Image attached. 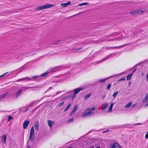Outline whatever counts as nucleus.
<instances>
[{
	"mask_svg": "<svg viewBox=\"0 0 148 148\" xmlns=\"http://www.w3.org/2000/svg\"><path fill=\"white\" fill-rule=\"evenodd\" d=\"M48 75V73H44L41 75L40 76L42 77H45Z\"/></svg>",
	"mask_w": 148,
	"mask_h": 148,
	"instance_id": "c756f323",
	"label": "nucleus"
},
{
	"mask_svg": "<svg viewBox=\"0 0 148 148\" xmlns=\"http://www.w3.org/2000/svg\"><path fill=\"white\" fill-rule=\"evenodd\" d=\"M82 90L83 89L82 88H80L75 89L74 90V93L76 95L80 91Z\"/></svg>",
	"mask_w": 148,
	"mask_h": 148,
	"instance_id": "ddd939ff",
	"label": "nucleus"
},
{
	"mask_svg": "<svg viewBox=\"0 0 148 148\" xmlns=\"http://www.w3.org/2000/svg\"><path fill=\"white\" fill-rule=\"evenodd\" d=\"M1 139L2 142L4 143H5L6 142L7 135L4 134L1 136Z\"/></svg>",
	"mask_w": 148,
	"mask_h": 148,
	"instance_id": "9d476101",
	"label": "nucleus"
},
{
	"mask_svg": "<svg viewBox=\"0 0 148 148\" xmlns=\"http://www.w3.org/2000/svg\"><path fill=\"white\" fill-rule=\"evenodd\" d=\"M130 82H129V85H130Z\"/></svg>",
	"mask_w": 148,
	"mask_h": 148,
	"instance_id": "e2e57ef3",
	"label": "nucleus"
},
{
	"mask_svg": "<svg viewBox=\"0 0 148 148\" xmlns=\"http://www.w3.org/2000/svg\"><path fill=\"white\" fill-rule=\"evenodd\" d=\"M90 96V94L89 93L87 95H86L84 97V100H86L88 99Z\"/></svg>",
	"mask_w": 148,
	"mask_h": 148,
	"instance_id": "a878e982",
	"label": "nucleus"
},
{
	"mask_svg": "<svg viewBox=\"0 0 148 148\" xmlns=\"http://www.w3.org/2000/svg\"><path fill=\"white\" fill-rule=\"evenodd\" d=\"M114 104V103H111L108 109V112H110L112 111V107Z\"/></svg>",
	"mask_w": 148,
	"mask_h": 148,
	"instance_id": "f3484780",
	"label": "nucleus"
},
{
	"mask_svg": "<svg viewBox=\"0 0 148 148\" xmlns=\"http://www.w3.org/2000/svg\"><path fill=\"white\" fill-rule=\"evenodd\" d=\"M109 36H112V37H114L115 36H114L113 35H110Z\"/></svg>",
	"mask_w": 148,
	"mask_h": 148,
	"instance_id": "864d4df0",
	"label": "nucleus"
},
{
	"mask_svg": "<svg viewBox=\"0 0 148 148\" xmlns=\"http://www.w3.org/2000/svg\"><path fill=\"white\" fill-rule=\"evenodd\" d=\"M82 47H80V48H74L73 49V50L74 51H76L77 50H79L81 49H82Z\"/></svg>",
	"mask_w": 148,
	"mask_h": 148,
	"instance_id": "473e14b6",
	"label": "nucleus"
},
{
	"mask_svg": "<svg viewBox=\"0 0 148 148\" xmlns=\"http://www.w3.org/2000/svg\"><path fill=\"white\" fill-rule=\"evenodd\" d=\"M39 77L38 76H36H36H33V77H32V78L34 79V78H37V77Z\"/></svg>",
	"mask_w": 148,
	"mask_h": 148,
	"instance_id": "37998d69",
	"label": "nucleus"
},
{
	"mask_svg": "<svg viewBox=\"0 0 148 148\" xmlns=\"http://www.w3.org/2000/svg\"><path fill=\"white\" fill-rule=\"evenodd\" d=\"M114 54H110V55H108V56H106L105 58L104 59H102L101 60L99 61L98 62V63H100V62H102L104 60H105L111 57H112V55H114Z\"/></svg>",
	"mask_w": 148,
	"mask_h": 148,
	"instance_id": "0eeeda50",
	"label": "nucleus"
},
{
	"mask_svg": "<svg viewBox=\"0 0 148 148\" xmlns=\"http://www.w3.org/2000/svg\"><path fill=\"white\" fill-rule=\"evenodd\" d=\"M134 106V105H133V106H132V107H133V106Z\"/></svg>",
	"mask_w": 148,
	"mask_h": 148,
	"instance_id": "0e129e2a",
	"label": "nucleus"
},
{
	"mask_svg": "<svg viewBox=\"0 0 148 148\" xmlns=\"http://www.w3.org/2000/svg\"><path fill=\"white\" fill-rule=\"evenodd\" d=\"M77 105H75L74 106L73 109L72 110L71 112L70 113V114H69V116H71V115H72L77 110Z\"/></svg>",
	"mask_w": 148,
	"mask_h": 148,
	"instance_id": "f8f14e48",
	"label": "nucleus"
},
{
	"mask_svg": "<svg viewBox=\"0 0 148 148\" xmlns=\"http://www.w3.org/2000/svg\"><path fill=\"white\" fill-rule=\"evenodd\" d=\"M138 10V9L136 10V14L137 15L139 14V13L137 11Z\"/></svg>",
	"mask_w": 148,
	"mask_h": 148,
	"instance_id": "a19ab883",
	"label": "nucleus"
},
{
	"mask_svg": "<svg viewBox=\"0 0 148 148\" xmlns=\"http://www.w3.org/2000/svg\"><path fill=\"white\" fill-rule=\"evenodd\" d=\"M8 92H6L4 93L3 95H1L0 97V99H3L5 98L6 97L7 94H8Z\"/></svg>",
	"mask_w": 148,
	"mask_h": 148,
	"instance_id": "aec40b11",
	"label": "nucleus"
},
{
	"mask_svg": "<svg viewBox=\"0 0 148 148\" xmlns=\"http://www.w3.org/2000/svg\"><path fill=\"white\" fill-rule=\"evenodd\" d=\"M13 118V117L11 116H9L8 117V121H9L10 120L12 119Z\"/></svg>",
	"mask_w": 148,
	"mask_h": 148,
	"instance_id": "72a5a7b5",
	"label": "nucleus"
},
{
	"mask_svg": "<svg viewBox=\"0 0 148 148\" xmlns=\"http://www.w3.org/2000/svg\"><path fill=\"white\" fill-rule=\"evenodd\" d=\"M125 80V77H123L122 78H121V79H120L118 81V82L120 81H122L123 80Z\"/></svg>",
	"mask_w": 148,
	"mask_h": 148,
	"instance_id": "4c0bfd02",
	"label": "nucleus"
},
{
	"mask_svg": "<svg viewBox=\"0 0 148 148\" xmlns=\"http://www.w3.org/2000/svg\"><path fill=\"white\" fill-rule=\"evenodd\" d=\"M22 89H20L18 90L16 94V98H17L19 97L22 93Z\"/></svg>",
	"mask_w": 148,
	"mask_h": 148,
	"instance_id": "6e6552de",
	"label": "nucleus"
},
{
	"mask_svg": "<svg viewBox=\"0 0 148 148\" xmlns=\"http://www.w3.org/2000/svg\"><path fill=\"white\" fill-rule=\"evenodd\" d=\"M130 14L132 15H137L136 12V10H134L131 11Z\"/></svg>",
	"mask_w": 148,
	"mask_h": 148,
	"instance_id": "4be33fe9",
	"label": "nucleus"
},
{
	"mask_svg": "<svg viewBox=\"0 0 148 148\" xmlns=\"http://www.w3.org/2000/svg\"><path fill=\"white\" fill-rule=\"evenodd\" d=\"M34 103H31V104L29 105V106L27 107H30Z\"/></svg>",
	"mask_w": 148,
	"mask_h": 148,
	"instance_id": "09e8293b",
	"label": "nucleus"
},
{
	"mask_svg": "<svg viewBox=\"0 0 148 148\" xmlns=\"http://www.w3.org/2000/svg\"><path fill=\"white\" fill-rule=\"evenodd\" d=\"M111 85L110 84H109L108 85L107 87V90H109L110 89V88L111 86Z\"/></svg>",
	"mask_w": 148,
	"mask_h": 148,
	"instance_id": "2f4dec72",
	"label": "nucleus"
},
{
	"mask_svg": "<svg viewBox=\"0 0 148 148\" xmlns=\"http://www.w3.org/2000/svg\"><path fill=\"white\" fill-rule=\"evenodd\" d=\"M34 126L36 130L38 131L39 130V122L36 121L34 124Z\"/></svg>",
	"mask_w": 148,
	"mask_h": 148,
	"instance_id": "4468645a",
	"label": "nucleus"
},
{
	"mask_svg": "<svg viewBox=\"0 0 148 148\" xmlns=\"http://www.w3.org/2000/svg\"><path fill=\"white\" fill-rule=\"evenodd\" d=\"M88 2H85L80 4L78 5V6H81L82 5H88Z\"/></svg>",
	"mask_w": 148,
	"mask_h": 148,
	"instance_id": "7c9ffc66",
	"label": "nucleus"
},
{
	"mask_svg": "<svg viewBox=\"0 0 148 148\" xmlns=\"http://www.w3.org/2000/svg\"><path fill=\"white\" fill-rule=\"evenodd\" d=\"M23 79H25V80H27V81H29V80H31V79L29 77H27V78H21L19 79H18L17 80V82H19L22 81Z\"/></svg>",
	"mask_w": 148,
	"mask_h": 148,
	"instance_id": "a211bd4d",
	"label": "nucleus"
},
{
	"mask_svg": "<svg viewBox=\"0 0 148 148\" xmlns=\"http://www.w3.org/2000/svg\"><path fill=\"white\" fill-rule=\"evenodd\" d=\"M71 105V104L69 103L68 104V105L67 106V107L66 108V109H69Z\"/></svg>",
	"mask_w": 148,
	"mask_h": 148,
	"instance_id": "ea45409f",
	"label": "nucleus"
},
{
	"mask_svg": "<svg viewBox=\"0 0 148 148\" xmlns=\"http://www.w3.org/2000/svg\"><path fill=\"white\" fill-rule=\"evenodd\" d=\"M29 123V121L26 120L23 123V127L24 129H26L27 128V127Z\"/></svg>",
	"mask_w": 148,
	"mask_h": 148,
	"instance_id": "423d86ee",
	"label": "nucleus"
},
{
	"mask_svg": "<svg viewBox=\"0 0 148 148\" xmlns=\"http://www.w3.org/2000/svg\"><path fill=\"white\" fill-rule=\"evenodd\" d=\"M108 79V78H106L104 79H100L99 82L100 83H102L106 81Z\"/></svg>",
	"mask_w": 148,
	"mask_h": 148,
	"instance_id": "cd10ccee",
	"label": "nucleus"
},
{
	"mask_svg": "<svg viewBox=\"0 0 148 148\" xmlns=\"http://www.w3.org/2000/svg\"><path fill=\"white\" fill-rule=\"evenodd\" d=\"M111 148H122L121 146L117 143H114L110 145Z\"/></svg>",
	"mask_w": 148,
	"mask_h": 148,
	"instance_id": "f03ea898",
	"label": "nucleus"
},
{
	"mask_svg": "<svg viewBox=\"0 0 148 148\" xmlns=\"http://www.w3.org/2000/svg\"><path fill=\"white\" fill-rule=\"evenodd\" d=\"M109 103L108 102L105 103L103 104V107L101 109L102 111L104 110L108 106Z\"/></svg>",
	"mask_w": 148,
	"mask_h": 148,
	"instance_id": "2eb2a0df",
	"label": "nucleus"
},
{
	"mask_svg": "<svg viewBox=\"0 0 148 148\" xmlns=\"http://www.w3.org/2000/svg\"><path fill=\"white\" fill-rule=\"evenodd\" d=\"M48 125L49 127L51 128L52 125L54 124V122L53 121L50 120H48L47 121Z\"/></svg>",
	"mask_w": 148,
	"mask_h": 148,
	"instance_id": "1a4fd4ad",
	"label": "nucleus"
},
{
	"mask_svg": "<svg viewBox=\"0 0 148 148\" xmlns=\"http://www.w3.org/2000/svg\"><path fill=\"white\" fill-rule=\"evenodd\" d=\"M132 75V73H130L127 75V79L128 80H130L131 79V77Z\"/></svg>",
	"mask_w": 148,
	"mask_h": 148,
	"instance_id": "b1692460",
	"label": "nucleus"
},
{
	"mask_svg": "<svg viewBox=\"0 0 148 148\" xmlns=\"http://www.w3.org/2000/svg\"><path fill=\"white\" fill-rule=\"evenodd\" d=\"M96 148H100V147L99 146H98Z\"/></svg>",
	"mask_w": 148,
	"mask_h": 148,
	"instance_id": "052dcab7",
	"label": "nucleus"
},
{
	"mask_svg": "<svg viewBox=\"0 0 148 148\" xmlns=\"http://www.w3.org/2000/svg\"><path fill=\"white\" fill-rule=\"evenodd\" d=\"M54 5L53 4H47L44 5L38 6L36 8V10L38 11L42 10L44 9H47L53 7Z\"/></svg>",
	"mask_w": 148,
	"mask_h": 148,
	"instance_id": "f257e3e1",
	"label": "nucleus"
},
{
	"mask_svg": "<svg viewBox=\"0 0 148 148\" xmlns=\"http://www.w3.org/2000/svg\"><path fill=\"white\" fill-rule=\"evenodd\" d=\"M28 110V109H26L25 111H24V112H26V111Z\"/></svg>",
	"mask_w": 148,
	"mask_h": 148,
	"instance_id": "603ef678",
	"label": "nucleus"
},
{
	"mask_svg": "<svg viewBox=\"0 0 148 148\" xmlns=\"http://www.w3.org/2000/svg\"><path fill=\"white\" fill-rule=\"evenodd\" d=\"M31 88V87H22V88H23V90H25V89H29Z\"/></svg>",
	"mask_w": 148,
	"mask_h": 148,
	"instance_id": "e433bc0d",
	"label": "nucleus"
},
{
	"mask_svg": "<svg viewBox=\"0 0 148 148\" xmlns=\"http://www.w3.org/2000/svg\"><path fill=\"white\" fill-rule=\"evenodd\" d=\"M64 101H63L62 102V103H61L59 105V106H62L63 105V104H64Z\"/></svg>",
	"mask_w": 148,
	"mask_h": 148,
	"instance_id": "79ce46f5",
	"label": "nucleus"
},
{
	"mask_svg": "<svg viewBox=\"0 0 148 148\" xmlns=\"http://www.w3.org/2000/svg\"><path fill=\"white\" fill-rule=\"evenodd\" d=\"M8 73V72H7V73H4V74L0 76V78L1 77H2V76H3L4 75H5L6 74Z\"/></svg>",
	"mask_w": 148,
	"mask_h": 148,
	"instance_id": "c03bdc74",
	"label": "nucleus"
},
{
	"mask_svg": "<svg viewBox=\"0 0 148 148\" xmlns=\"http://www.w3.org/2000/svg\"><path fill=\"white\" fill-rule=\"evenodd\" d=\"M145 138H148V131L145 134Z\"/></svg>",
	"mask_w": 148,
	"mask_h": 148,
	"instance_id": "58836bf2",
	"label": "nucleus"
},
{
	"mask_svg": "<svg viewBox=\"0 0 148 148\" xmlns=\"http://www.w3.org/2000/svg\"><path fill=\"white\" fill-rule=\"evenodd\" d=\"M125 37H123L122 35H121L120 36H119V37L116 38H114L111 39H108L107 40L108 41H114L116 40H122L124 38H125Z\"/></svg>",
	"mask_w": 148,
	"mask_h": 148,
	"instance_id": "20e7f679",
	"label": "nucleus"
},
{
	"mask_svg": "<svg viewBox=\"0 0 148 148\" xmlns=\"http://www.w3.org/2000/svg\"><path fill=\"white\" fill-rule=\"evenodd\" d=\"M95 107H93L92 108H91L90 109V108H87L86 109V111H87H87H88V110H90V111H92V110H93V111H94V110H95Z\"/></svg>",
	"mask_w": 148,
	"mask_h": 148,
	"instance_id": "bb28decb",
	"label": "nucleus"
},
{
	"mask_svg": "<svg viewBox=\"0 0 148 148\" xmlns=\"http://www.w3.org/2000/svg\"><path fill=\"white\" fill-rule=\"evenodd\" d=\"M67 109H66V108L64 110V112H65L67 110Z\"/></svg>",
	"mask_w": 148,
	"mask_h": 148,
	"instance_id": "4d7b16f0",
	"label": "nucleus"
},
{
	"mask_svg": "<svg viewBox=\"0 0 148 148\" xmlns=\"http://www.w3.org/2000/svg\"><path fill=\"white\" fill-rule=\"evenodd\" d=\"M93 114H94V113L91 111H89L88 112H85L83 113L82 115V117H84L90 116V115H91Z\"/></svg>",
	"mask_w": 148,
	"mask_h": 148,
	"instance_id": "7ed1b4c3",
	"label": "nucleus"
},
{
	"mask_svg": "<svg viewBox=\"0 0 148 148\" xmlns=\"http://www.w3.org/2000/svg\"><path fill=\"white\" fill-rule=\"evenodd\" d=\"M76 95V94L74 93V94L72 95L71 96V98L72 99H73L75 97Z\"/></svg>",
	"mask_w": 148,
	"mask_h": 148,
	"instance_id": "c9c22d12",
	"label": "nucleus"
},
{
	"mask_svg": "<svg viewBox=\"0 0 148 148\" xmlns=\"http://www.w3.org/2000/svg\"><path fill=\"white\" fill-rule=\"evenodd\" d=\"M139 124H140L139 123H137V124H135V125H139Z\"/></svg>",
	"mask_w": 148,
	"mask_h": 148,
	"instance_id": "6e6d98bb",
	"label": "nucleus"
},
{
	"mask_svg": "<svg viewBox=\"0 0 148 148\" xmlns=\"http://www.w3.org/2000/svg\"><path fill=\"white\" fill-rule=\"evenodd\" d=\"M118 93V92H116L113 94L112 96L114 98H115L116 97Z\"/></svg>",
	"mask_w": 148,
	"mask_h": 148,
	"instance_id": "c85d7f7f",
	"label": "nucleus"
},
{
	"mask_svg": "<svg viewBox=\"0 0 148 148\" xmlns=\"http://www.w3.org/2000/svg\"><path fill=\"white\" fill-rule=\"evenodd\" d=\"M148 100V94H147L146 95L145 97L142 100V103H145Z\"/></svg>",
	"mask_w": 148,
	"mask_h": 148,
	"instance_id": "9b49d317",
	"label": "nucleus"
},
{
	"mask_svg": "<svg viewBox=\"0 0 148 148\" xmlns=\"http://www.w3.org/2000/svg\"><path fill=\"white\" fill-rule=\"evenodd\" d=\"M136 69H135L133 71V72H132V74H133V73H134V72H135V71H136Z\"/></svg>",
	"mask_w": 148,
	"mask_h": 148,
	"instance_id": "8fccbe9b",
	"label": "nucleus"
},
{
	"mask_svg": "<svg viewBox=\"0 0 148 148\" xmlns=\"http://www.w3.org/2000/svg\"><path fill=\"white\" fill-rule=\"evenodd\" d=\"M35 137L34 135H30L29 139L31 141L33 142L34 140Z\"/></svg>",
	"mask_w": 148,
	"mask_h": 148,
	"instance_id": "6ab92c4d",
	"label": "nucleus"
},
{
	"mask_svg": "<svg viewBox=\"0 0 148 148\" xmlns=\"http://www.w3.org/2000/svg\"><path fill=\"white\" fill-rule=\"evenodd\" d=\"M30 135H34V130L33 126H32L31 129Z\"/></svg>",
	"mask_w": 148,
	"mask_h": 148,
	"instance_id": "5701e85b",
	"label": "nucleus"
},
{
	"mask_svg": "<svg viewBox=\"0 0 148 148\" xmlns=\"http://www.w3.org/2000/svg\"><path fill=\"white\" fill-rule=\"evenodd\" d=\"M146 78L147 80L148 81V74L147 75Z\"/></svg>",
	"mask_w": 148,
	"mask_h": 148,
	"instance_id": "de8ad7c7",
	"label": "nucleus"
},
{
	"mask_svg": "<svg viewBox=\"0 0 148 148\" xmlns=\"http://www.w3.org/2000/svg\"><path fill=\"white\" fill-rule=\"evenodd\" d=\"M71 3V2L70 1H68L67 3H62L61 4V5L63 7H65L67 6L70 5Z\"/></svg>",
	"mask_w": 148,
	"mask_h": 148,
	"instance_id": "dca6fc26",
	"label": "nucleus"
},
{
	"mask_svg": "<svg viewBox=\"0 0 148 148\" xmlns=\"http://www.w3.org/2000/svg\"><path fill=\"white\" fill-rule=\"evenodd\" d=\"M60 41V40H57L56 41L55 43V44H58V42Z\"/></svg>",
	"mask_w": 148,
	"mask_h": 148,
	"instance_id": "a18cd8bd",
	"label": "nucleus"
},
{
	"mask_svg": "<svg viewBox=\"0 0 148 148\" xmlns=\"http://www.w3.org/2000/svg\"><path fill=\"white\" fill-rule=\"evenodd\" d=\"M129 45V44H126L123 45L121 46H118V47H106V48L107 49H118V48H121L123 47L124 46H126L128 45Z\"/></svg>",
	"mask_w": 148,
	"mask_h": 148,
	"instance_id": "39448f33",
	"label": "nucleus"
},
{
	"mask_svg": "<svg viewBox=\"0 0 148 148\" xmlns=\"http://www.w3.org/2000/svg\"><path fill=\"white\" fill-rule=\"evenodd\" d=\"M109 131V129L107 130L104 132H103V133H106L107 132H108Z\"/></svg>",
	"mask_w": 148,
	"mask_h": 148,
	"instance_id": "49530a36",
	"label": "nucleus"
},
{
	"mask_svg": "<svg viewBox=\"0 0 148 148\" xmlns=\"http://www.w3.org/2000/svg\"><path fill=\"white\" fill-rule=\"evenodd\" d=\"M60 92H58L56 93V95L58 94V93H59Z\"/></svg>",
	"mask_w": 148,
	"mask_h": 148,
	"instance_id": "680f3d73",
	"label": "nucleus"
},
{
	"mask_svg": "<svg viewBox=\"0 0 148 148\" xmlns=\"http://www.w3.org/2000/svg\"><path fill=\"white\" fill-rule=\"evenodd\" d=\"M90 148H94L93 146H91Z\"/></svg>",
	"mask_w": 148,
	"mask_h": 148,
	"instance_id": "bf43d9fd",
	"label": "nucleus"
},
{
	"mask_svg": "<svg viewBox=\"0 0 148 148\" xmlns=\"http://www.w3.org/2000/svg\"><path fill=\"white\" fill-rule=\"evenodd\" d=\"M52 88L51 87L49 88V89H52Z\"/></svg>",
	"mask_w": 148,
	"mask_h": 148,
	"instance_id": "13d9d810",
	"label": "nucleus"
},
{
	"mask_svg": "<svg viewBox=\"0 0 148 148\" xmlns=\"http://www.w3.org/2000/svg\"><path fill=\"white\" fill-rule=\"evenodd\" d=\"M31 147L30 146H27V148H30Z\"/></svg>",
	"mask_w": 148,
	"mask_h": 148,
	"instance_id": "5fc2aeb1",
	"label": "nucleus"
},
{
	"mask_svg": "<svg viewBox=\"0 0 148 148\" xmlns=\"http://www.w3.org/2000/svg\"><path fill=\"white\" fill-rule=\"evenodd\" d=\"M74 121V119L73 118H71L68 120V122H73Z\"/></svg>",
	"mask_w": 148,
	"mask_h": 148,
	"instance_id": "f704fd0d",
	"label": "nucleus"
},
{
	"mask_svg": "<svg viewBox=\"0 0 148 148\" xmlns=\"http://www.w3.org/2000/svg\"><path fill=\"white\" fill-rule=\"evenodd\" d=\"M139 13V14H141L146 12V11L145 9H138L137 10Z\"/></svg>",
	"mask_w": 148,
	"mask_h": 148,
	"instance_id": "412c9836",
	"label": "nucleus"
},
{
	"mask_svg": "<svg viewBox=\"0 0 148 148\" xmlns=\"http://www.w3.org/2000/svg\"><path fill=\"white\" fill-rule=\"evenodd\" d=\"M106 97V96L105 95H103L102 96V99H104L105 97Z\"/></svg>",
	"mask_w": 148,
	"mask_h": 148,
	"instance_id": "3c124183",
	"label": "nucleus"
},
{
	"mask_svg": "<svg viewBox=\"0 0 148 148\" xmlns=\"http://www.w3.org/2000/svg\"><path fill=\"white\" fill-rule=\"evenodd\" d=\"M132 103L131 102H129L128 103H127L125 106V107L127 108H129L132 105Z\"/></svg>",
	"mask_w": 148,
	"mask_h": 148,
	"instance_id": "393cba45",
	"label": "nucleus"
}]
</instances>
